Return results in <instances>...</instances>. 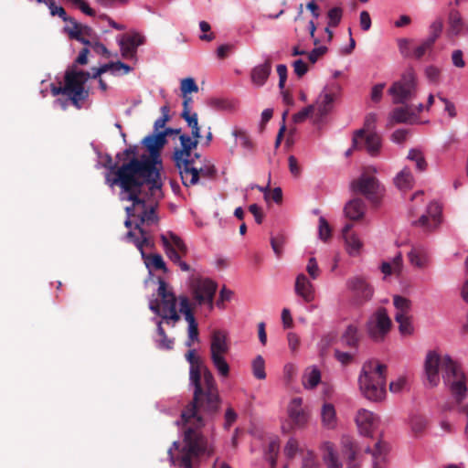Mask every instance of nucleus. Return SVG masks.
Segmentation results:
<instances>
[{"label":"nucleus","mask_w":468,"mask_h":468,"mask_svg":"<svg viewBox=\"0 0 468 468\" xmlns=\"http://www.w3.org/2000/svg\"><path fill=\"white\" fill-rule=\"evenodd\" d=\"M181 118L184 119L188 127L191 128V134L192 137H190L191 141H197V145L198 144L200 135V127L198 125V120H197V113L194 112H181Z\"/></svg>","instance_id":"nucleus-34"},{"label":"nucleus","mask_w":468,"mask_h":468,"mask_svg":"<svg viewBox=\"0 0 468 468\" xmlns=\"http://www.w3.org/2000/svg\"><path fill=\"white\" fill-rule=\"evenodd\" d=\"M390 117L396 123H408L416 119V114L409 106H405L394 109Z\"/></svg>","instance_id":"nucleus-31"},{"label":"nucleus","mask_w":468,"mask_h":468,"mask_svg":"<svg viewBox=\"0 0 468 468\" xmlns=\"http://www.w3.org/2000/svg\"><path fill=\"white\" fill-rule=\"evenodd\" d=\"M438 99L443 104V111L448 114V116L450 118L456 117L457 112L454 103L440 94L438 95Z\"/></svg>","instance_id":"nucleus-61"},{"label":"nucleus","mask_w":468,"mask_h":468,"mask_svg":"<svg viewBox=\"0 0 468 468\" xmlns=\"http://www.w3.org/2000/svg\"><path fill=\"white\" fill-rule=\"evenodd\" d=\"M395 321L399 324V331L402 335H410L414 332V326L410 315L394 314Z\"/></svg>","instance_id":"nucleus-41"},{"label":"nucleus","mask_w":468,"mask_h":468,"mask_svg":"<svg viewBox=\"0 0 468 468\" xmlns=\"http://www.w3.org/2000/svg\"><path fill=\"white\" fill-rule=\"evenodd\" d=\"M357 354V350L352 351H340L338 349L335 350V356L342 365H348L352 363Z\"/></svg>","instance_id":"nucleus-50"},{"label":"nucleus","mask_w":468,"mask_h":468,"mask_svg":"<svg viewBox=\"0 0 468 468\" xmlns=\"http://www.w3.org/2000/svg\"><path fill=\"white\" fill-rule=\"evenodd\" d=\"M319 237L323 240H327L331 237V229L328 222L324 217L319 218Z\"/></svg>","instance_id":"nucleus-60"},{"label":"nucleus","mask_w":468,"mask_h":468,"mask_svg":"<svg viewBox=\"0 0 468 468\" xmlns=\"http://www.w3.org/2000/svg\"><path fill=\"white\" fill-rule=\"evenodd\" d=\"M197 149V141H191L190 136L182 134L180 136V147L175 148L173 161L179 170L182 184L189 187L198 183L200 177L211 178L216 175V168L213 165H197V160L200 154L193 153Z\"/></svg>","instance_id":"nucleus-4"},{"label":"nucleus","mask_w":468,"mask_h":468,"mask_svg":"<svg viewBox=\"0 0 468 468\" xmlns=\"http://www.w3.org/2000/svg\"><path fill=\"white\" fill-rule=\"evenodd\" d=\"M393 304L396 309L395 314H402L403 316L410 315V313L411 311L412 303L410 299L404 296L395 295L393 297Z\"/></svg>","instance_id":"nucleus-40"},{"label":"nucleus","mask_w":468,"mask_h":468,"mask_svg":"<svg viewBox=\"0 0 468 468\" xmlns=\"http://www.w3.org/2000/svg\"><path fill=\"white\" fill-rule=\"evenodd\" d=\"M343 10L341 7H333L327 13L328 26L335 27L341 22Z\"/></svg>","instance_id":"nucleus-53"},{"label":"nucleus","mask_w":468,"mask_h":468,"mask_svg":"<svg viewBox=\"0 0 468 468\" xmlns=\"http://www.w3.org/2000/svg\"><path fill=\"white\" fill-rule=\"evenodd\" d=\"M322 424L328 430L336 427L337 419L335 407L331 403H324L321 410Z\"/></svg>","instance_id":"nucleus-28"},{"label":"nucleus","mask_w":468,"mask_h":468,"mask_svg":"<svg viewBox=\"0 0 468 468\" xmlns=\"http://www.w3.org/2000/svg\"><path fill=\"white\" fill-rule=\"evenodd\" d=\"M252 374L257 379H265V361L261 356H257L252 361Z\"/></svg>","instance_id":"nucleus-48"},{"label":"nucleus","mask_w":468,"mask_h":468,"mask_svg":"<svg viewBox=\"0 0 468 468\" xmlns=\"http://www.w3.org/2000/svg\"><path fill=\"white\" fill-rule=\"evenodd\" d=\"M306 271L312 279H316L320 274V269L318 267L316 259L311 257L308 261Z\"/></svg>","instance_id":"nucleus-63"},{"label":"nucleus","mask_w":468,"mask_h":468,"mask_svg":"<svg viewBox=\"0 0 468 468\" xmlns=\"http://www.w3.org/2000/svg\"><path fill=\"white\" fill-rule=\"evenodd\" d=\"M364 144L367 152L371 156H377L381 148V138L374 131H366L359 129L355 132L353 136V147L358 148Z\"/></svg>","instance_id":"nucleus-16"},{"label":"nucleus","mask_w":468,"mask_h":468,"mask_svg":"<svg viewBox=\"0 0 468 468\" xmlns=\"http://www.w3.org/2000/svg\"><path fill=\"white\" fill-rule=\"evenodd\" d=\"M162 324L163 322L161 320L156 322V330L158 335L160 336V339L156 341L157 347L160 349L171 350L174 346V339L167 336Z\"/></svg>","instance_id":"nucleus-42"},{"label":"nucleus","mask_w":468,"mask_h":468,"mask_svg":"<svg viewBox=\"0 0 468 468\" xmlns=\"http://www.w3.org/2000/svg\"><path fill=\"white\" fill-rule=\"evenodd\" d=\"M334 102V96L329 93H324L319 96L317 101V111L321 116L327 114L331 109Z\"/></svg>","instance_id":"nucleus-45"},{"label":"nucleus","mask_w":468,"mask_h":468,"mask_svg":"<svg viewBox=\"0 0 468 468\" xmlns=\"http://www.w3.org/2000/svg\"><path fill=\"white\" fill-rule=\"evenodd\" d=\"M347 287L361 301H367L373 295V288L366 282L365 279L355 277L347 281Z\"/></svg>","instance_id":"nucleus-20"},{"label":"nucleus","mask_w":468,"mask_h":468,"mask_svg":"<svg viewBox=\"0 0 468 468\" xmlns=\"http://www.w3.org/2000/svg\"><path fill=\"white\" fill-rule=\"evenodd\" d=\"M355 422L360 435L371 436L378 425L379 419L374 412L366 409H359L356 413Z\"/></svg>","instance_id":"nucleus-18"},{"label":"nucleus","mask_w":468,"mask_h":468,"mask_svg":"<svg viewBox=\"0 0 468 468\" xmlns=\"http://www.w3.org/2000/svg\"><path fill=\"white\" fill-rule=\"evenodd\" d=\"M321 451L323 452L324 462H326L327 460L337 456L335 445L331 441L323 442V444L321 445Z\"/></svg>","instance_id":"nucleus-58"},{"label":"nucleus","mask_w":468,"mask_h":468,"mask_svg":"<svg viewBox=\"0 0 468 468\" xmlns=\"http://www.w3.org/2000/svg\"><path fill=\"white\" fill-rule=\"evenodd\" d=\"M190 289L193 299L199 306L207 304L209 309L213 308L214 297L218 284L208 278H193L190 282Z\"/></svg>","instance_id":"nucleus-12"},{"label":"nucleus","mask_w":468,"mask_h":468,"mask_svg":"<svg viewBox=\"0 0 468 468\" xmlns=\"http://www.w3.org/2000/svg\"><path fill=\"white\" fill-rule=\"evenodd\" d=\"M440 69L434 66H428L425 69V76L430 82L437 83L440 80Z\"/></svg>","instance_id":"nucleus-64"},{"label":"nucleus","mask_w":468,"mask_h":468,"mask_svg":"<svg viewBox=\"0 0 468 468\" xmlns=\"http://www.w3.org/2000/svg\"><path fill=\"white\" fill-rule=\"evenodd\" d=\"M434 43L431 40L426 38L418 47H416L412 52V57L416 59L421 58L427 51L431 50Z\"/></svg>","instance_id":"nucleus-51"},{"label":"nucleus","mask_w":468,"mask_h":468,"mask_svg":"<svg viewBox=\"0 0 468 468\" xmlns=\"http://www.w3.org/2000/svg\"><path fill=\"white\" fill-rule=\"evenodd\" d=\"M137 146L136 145H131L128 148H126L124 151L120 152L116 154V159L119 162H128L130 159L137 157Z\"/></svg>","instance_id":"nucleus-55"},{"label":"nucleus","mask_w":468,"mask_h":468,"mask_svg":"<svg viewBox=\"0 0 468 468\" xmlns=\"http://www.w3.org/2000/svg\"><path fill=\"white\" fill-rule=\"evenodd\" d=\"M321 451L323 452L324 462H326L327 460L337 456L335 445L331 441L323 442V444L321 445Z\"/></svg>","instance_id":"nucleus-57"},{"label":"nucleus","mask_w":468,"mask_h":468,"mask_svg":"<svg viewBox=\"0 0 468 468\" xmlns=\"http://www.w3.org/2000/svg\"><path fill=\"white\" fill-rule=\"evenodd\" d=\"M232 135L240 141V145L242 147H244L245 149H248V150H252L253 149V143L252 141L250 140V138L249 137L248 133H246V131L240 129V128H235L233 131H232Z\"/></svg>","instance_id":"nucleus-49"},{"label":"nucleus","mask_w":468,"mask_h":468,"mask_svg":"<svg viewBox=\"0 0 468 468\" xmlns=\"http://www.w3.org/2000/svg\"><path fill=\"white\" fill-rule=\"evenodd\" d=\"M294 291L303 301L309 303L314 299L315 292L310 280L304 274H299L294 282Z\"/></svg>","instance_id":"nucleus-21"},{"label":"nucleus","mask_w":468,"mask_h":468,"mask_svg":"<svg viewBox=\"0 0 468 468\" xmlns=\"http://www.w3.org/2000/svg\"><path fill=\"white\" fill-rule=\"evenodd\" d=\"M346 250L352 257H356L360 254L363 248V242L356 234L346 235L345 238Z\"/></svg>","instance_id":"nucleus-39"},{"label":"nucleus","mask_w":468,"mask_h":468,"mask_svg":"<svg viewBox=\"0 0 468 468\" xmlns=\"http://www.w3.org/2000/svg\"><path fill=\"white\" fill-rule=\"evenodd\" d=\"M189 381L194 387L193 399L182 411L181 420L184 425L193 424L196 428H201L204 421L198 410L214 414L219 409L218 386L212 372L202 359L190 365Z\"/></svg>","instance_id":"nucleus-1"},{"label":"nucleus","mask_w":468,"mask_h":468,"mask_svg":"<svg viewBox=\"0 0 468 468\" xmlns=\"http://www.w3.org/2000/svg\"><path fill=\"white\" fill-rule=\"evenodd\" d=\"M144 37L134 34H124L119 40L122 57L124 59H132L135 58L137 48L144 44Z\"/></svg>","instance_id":"nucleus-19"},{"label":"nucleus","mask_w":468,"mask_h":468,"mask_svg":"<svg viewBox=\"0 0 468 468\" xmlns=\"http://www.w3.org/2000/svg\"><path fill=\"white\" fill-rule=\"evenodd\" d=\"M394 104H405L413 100L418 92V78L412 67L406 68L398 80L388 90Z\"/></svg>","instance_id":"nucleus-7"},{"label":"nucleus","mask_w":468,"mask_h":468,"mask_svg":"<svg viewBox=\"0 0 468 468\" xmlns=\"http://www.w3.org/2000/svg\"><path fill=\"white\" fill-rule=\"evenodd\" d=\"M284 243L285 238L282 234H278L271 239V248L278 258L282 255Z\"/></svg>","instance_id":"nucleus-54"},{"label":"nucleus","mask_w":468,"mask_h":468,"mask_svg":"<svg viewBox=\"0 0 468 468\" xmlns=\"http://www.w3.org/2000/svg\"><path fill=\"white\" fill-rule=\"evenodd\" d=\"M403 262L401 253H398L392 260L391 262L384 261L380 266L381 271L385 276L395 274L399 276L402 272Z\"/></svg>","instance_id":"nucleus-30"},{"label":"nucleus","mask_w":468,"mask_h":468,"mask_svg":"<svg viewBox=\"0 0 468 468\" xmlns=\"http://www.w3.org/2000/svg\"><path fill=\"white\" fill-rule=\"evenodd\" d=\"M387 367L374 359L366 361L358 376V385L364 397L372 401H381L386 397Z\"/></svg>","instance_id":"nucleus-5"},{"label":"nucleus","mask_w":468,"mask_h":468,"mask_svg":"<svg viewBox=\"0 0 468 468\" xmlns=\"http://www.w3.org/2000/svg\"><path fill=\"white\" fill-rule=\"evenodd\" d=\"M90 78V72L77 70L75 67L67 69L65 72L64 80L68 97L77 108L80 107V101L86 100L89 96L84 85Z\"/></svg>","instance_id":"nucleus-9"},{"label":"nucleus","mask_w":468,"mask_h":468,"mask_svg":"<svg viewBox=\"0 0 468 468\" xmlns=\"http://www.w3.org/2000/svg\"><path fill=\"white\" fill-rule=\"evenodd\" d=\"M394 183L400 190L410 189L413 185V176L410 168L404 167L394 178Z\"/></svg>","instance_id":"nucleus-38"},{"label":"nucleus","mask_w":468,"mask_h":468,"mask_svg":"<svg viewBox=\"0 0 468 468\" xmlns=\"http://www.w3.org/2000/svg\"><path fill=\"white\" fill-rule=\"evenodd\" d=\"M135 229H138L141 235V239H134L133 243L140 250L142 257L144 258L145 252L144 248L147 247L152 249L154 248V243L150 234L143 227H141V224H135Z\"/></svg>","instance_id":"nucleus-29"},{"label":"nucleus","mask_w":468,"mask_h":468,"mask_svg":"<svg viewBox=\"0 0 468 468\" xmlns=\"http://www.w3.org/2000/svg\"><path fill=\"white\" fill-rule=\"evenodd\" d=\"M449 33L452 36H458L464 27L462 16L458 10H451L448 17Z\"/></svg>","instance_id":"nucleus-37"},{"label":"nucleus","mask_w":468,"mask_h":468,"mask_svg":"<svg viewBox=\"0 0 468 468\" xmlns=\"http://www.w3.org/2000/svg\"><path fill=\"white\" fill-rule=\"evenodd\" d=\"M344 212L349 219L358 220L365 215L366 205L362 199L354 198L346 204Z\"/></svg>","instance_id":"nucleus-25"},{"label":"nucleus","mask_w":468,"mask_h":468,"mask_svg":"<svg viewBox=\"0 0 468 468\" xmlns=\"http://www.w3.org/2000/svg\"><path fill=\"white\" fill-rule=\"evenodd\" d=\"M442 370L444 384L449 387L457 401H462L467 394L465 378L460 367L449 355L441 356L436 351H430L424 362L425 385L431 388L440 383V370Z\"/></svg>","instance_id":"nucleus-3"},{"label":"nucleus","mask_w":468,"mask_h":468,"mask_svg":"<svg viewBox=\"0 0 468 468\" xmlns=\"http://www.w3.org/2000/svg\"><path fill=\"white\" fill-rule=\"evenodd\" d=\"M230 346L227 332L215 329L210 335L209 353L210 360L218 375L222 378L229 376V365L225 356L229 352Z\"/></svg>","instance_id":"nucleus-8"},{"label":"nucleus","mask_w":468,"mask_h":468,"mask_svg":"<svg viewBox=\"0 0 468 468\" xmlns=\"http://www.w3.org/2000/svg\"><path fill=\"white\" fill-rule=\"evenodd\" d=\"M389 448L386 442L378 441L376 442V451L373 452V467L372 468H383L387 459V453Z\"/></svg>","instance_id":"nucleus-35"},{"label":"nucleus","mask_w":468,"mask_h":468,"mask_svg":"<svg viewBox=\"0 0 468 468\" xmlns=\"http://www.w3.org/2000/svg\"><path fill=\"white\" fill-rule=\"evenodd\" d=\"M143 144L145 146V148L149 151L150 156L149 157H144L142 159H139V161H152L154 171L155 174H153L152 176L148 177H144L143 179V182L144 185L148 186V193L151 197L154 199H159L162 197V183H161V176L160 171L157 168V164H160L161 162L158 159L159 152L164 147V145L166 143V139L165 138V134L161 133L160 132L150 134L144 138Z\"/></svg>","instance_id":"nucleus-6"},{"label":"nucleus","mask_w":468,"mask_h":468,"mask_svg":"<svg viewBox=\"0 0 468 468\" xmlns=\"http://www.w3.org/2000/svg\"><path fill=\"white\" fill-rule=\"evenodd\" d=\"M69 23L65 27V31L69 34L71 39H76L85 45H90V42L81 36V25L77 22L76 19L69 16V19L66 21Z\"/></svg>","instance_id":"nucleus-33"},{"label":"nucleus","mask_w":468,"mask_h":468,"mask_svg":"<svg viewBox=\"0 0 468 468\" xmlns=\"http://www.w3.org/2000/svg\"><path fill=\"white\" fill-rule=\"evenodd\" d=\"M442 28V20L441 18L434 20L430 26V35L427 38L431 40V42L435 43L437 38L441 36Z\"/></svg>","instance_id":"nucleus-52"},{"label":"nucleus","mask_w":468,"mask_h":468,"mask_svg":"<svg viewBox=\"0 0 468 468\" xmlns=\"http://www.w3.org/2000/svg\"><path fill=\"white\" fill-rule=\"evenodd\" d=\"M426 420L423 417L420 416H414L410 419V426L411 430L415 433H420L424 431L426 428Z\"/></svg>","instance_id":"nucleus-62"},{"label":"nucleus","mask_w":468,"mask_h":468,"mask_svg":"<svg viewBox=\"0 0 468 468\" xmlns=\"http://www.w3.org/2000/svg\"><path fill=\"white\" fill-rule=\"evenodd\" d=\"M138 218L139 222L137 224H141V227L144 223L151 225L158 221V218L155 214V208L154 207L147 208L145 206L144 208H142V212L138 215Z\"/></svg>","instance_id":"nucleus-46"},{"label":"nucleus","mask_w":468,"mask_h":468,"mask_svg":"<svg viewBox=\"0 0 468 468\" xmlns=\"http://www.w3.org/2000/svg\"><path fill=\"white\" fill-rule=\"evenodd\" d=\"M144 259L145 260V263L148 268L162 270L164 272L167 271V268L165 266L164 259L160 254H145V257Z\"/></svg>","instance_id":"nucleus-47"},{"label":"nucleus","mask_w":468,"mask_h":468,"mask_svg":"<svg viewBox=\"0 0 468 468\" xmlns=\"http://www.w3.org/2000/svg\"><path fill=\"white\" fill-rule=\"evenodd\" d=\"M296 459L301 460V468H319L313 452L305 450L294 442V460Z\"/></svg>","instance_id":"nucleus-27"},{"label":"nucleus","mask_w":468,"mask_h":468,"mask_svg":"<svg viewBox=\"0 0 468 468\" xmlns=\"http://www.w3.org/2000/svg\"><path fill=\"white\" fill-rule=\"evenodd\" d=\"M180 89L182 94H188L191 92L198 91V87L193 78H186L182 80Z\"/></svg>","instance_id":"nucleus-56"},{"label":"nucleus","mask_w":468,"mask_h":468,"mask_svg":"<svg viewBox=\"0 0 468 468\" xmlns=\"http://www.w3.org/2000/svg\"><path fill=\"white\" fill-rule=\"evenodd\" d=\"M342 453L347 457L348 463L346 468H358L355 463L356 459L357 446L355 441L348 435H343L341 438Z\"/></svg>","instance_id":"nucleus-23"},{"label":"nucleus","mask_w":468,"mask_h":468,"mask_svg":"<svg viewBox=\"0 0 468 468\" xmlns=\"http://www.w3.org/2000/svg\"><path fill=\"white\" fill-rule=\"evenodd\" d=\"M277 73L279 75V88L282 91L283 101L287 104L292 103L291 95L288 90H284L285 82L287 80V67L283 64L277 66Z\"/></svg>","instance_id":"nucleus-43"},{"label":"nucleus","mask_w":468,"mask_h":468,"mask_svg":"<svg viewBox=\"0 0 468 468\" xmlns=\"http://www.w3.org/2000/svg\"><path fill=\"white\" fill-rule=\"evenodd\" d=\"M411 40L406 37L399 38L397 40L399 50L403 58H410L412 53L410 51Z\"/></svg>","instance_id":"nucleus-59"},{"label":"nucleus","mask_w":468,"mask_h":468,"mask_svg":"<svg viewBox=\"0 0 468 468\" xmlns=\"http://www.w3.org/2000/svg\"><path fill=\"white\" fill-rule=\"evenodd\" d=\"M360 342V334L355 324H349L342 333L339 343L343 347H348L353 350H358Z\"/></svg>","instance_id":"nucleus-22"},{"label":"nucleus","mask_w":468,"mask_h":468,"mask_svg":"<svg viewBox=\"0 0 468 468\" xmlns=\"http://www.w3.org/2000/svg\"><path fill=\"white\" fill-rule=\"evenodd\" d=\"M303 399L294 398V427H303L310 419V411L308 409L301 408Z\"/></svg>","instance_id":"nucleus-32"},{"label":"nucleus","mask_w":468,"mask_h":468,"mask_svg":"<svg viewBox=\"0 0 468 468\" xmlns=\"http://www.w3.org/2000/svg\"><path fill=\"white\" fill-rule=\"evenodd\" d=\"M321 381V372L316 367L306 368L303 375L302 382L305 388H314Z\"/></svg>","instance_id":"nucleus-36"},{"label":"nucleus","mask_w":468,"mask_h":468,"mask_svg":"<svg viewBox=\"0 0 468 468\" xmlns=\"http://www.w3.org/2000/svg\"><path fill=\"white\" fill-rule=\"evenodd\" d=\"M408 159L415 163L416 170L423 172L427 168V162L423 153L419 149H410L408 154Z\"/></svg>","instance_id":"nucleus-44"},{"label":"nucleus","mask_w":468,"mask_h":468,"mask_svg":"<svg viewBox=\"0 0 468 468\" xmlns=\"http://www.w3.org/2000/svg\"><path fill=\"white\" fill-rule=\"evenodd\" d=\"M102 165L109 170L105 175L106 184L110 186H119L122 192L128 195L127 199L133 201L134 204L141 202L139 194L143 192L142 188L144 186L143 179L155 174L152 161H139L137 157L118 165L111 154H106Z\"/></svg>","instance_id":"nucleus-2"},{"label":"nucleus","mask_w":468,"mask_h":468,"mask_svg":"<svg viewBox=\"0 0 468 468\" xmlns=\"http://www.w3.org/2000/svg\"><path fill=\"white\" fill-rule=\"evenodd\" d=\"M441 207L438 202H431L426 212L422 214L418 220L412 222L416 227L424 230L431 231L435 229L441 224Z\"/></svg>","instance_id":"nucleus-17"},{"label":"nucleus","mask_w":468,"mask_h":468,"mask_svg":"<svg viewBox=\"0 0 468 468\" xmlns=\"http://www.w3.org/2000/svg\"><path fill=\"white\" fill-rule=\"evenodd\" d=\"M391 327V320L385 308H379L367 324L368 335L376 342L382 341Z\"/></svg>","instance_id":"nucleus-15"},{"label":"nucleus","mask_w":468,"mask_h":468,"mask_svg":"<svg viewBox=\"0 0 468 468\" xmlns=\"http://www.w3.org/2000/svg\"><path fill=\"white\" fill-rule=\"evenodd\" d=\"M185 445L180 451V456L177 458L178 463L184 468H192V458L198 456L203 451V440L197 430L193 424L184 425Z\"/></svg>","instance_id":"nucleus-10"},{"label":"nucleus","mask_w":468,"mask_h":468,"mask_svg":"<svg viewBox=\"0 0 468 468\" xmlns=\"http://www.w3.org/2000/svg\"><path fill=\"white\" fill-rule=\"evenodd\" d=\"M161 241L166 256L177 264L181 271H189L191 270L190 265L181 261V258L187 253V247L185 242L173 232L161 235Z\"/></svg>","instance_id":"nucleus-11"},{"label":"nucleus","mask_w":468,"mask_h":468,"mask_svg":"<svg viewBox=\"0 0 468 468\" xmlns=\"http://www.w3.org/2000/svg\"><path fill=\"white\" fill-rule=\"evenodd\" d=\"M149 308L155 314L160 316L167 324L173 322L174 326L176 323L180 320V315L176 311V297L170 295L168 298L154 299L150 301Z\"/></svg>","instance_id":"nucleus-14"},{"label":"nucleus","mask_w":468,"mask_h":468,"mask_svg":"<svg viewBox=\"0 0 468 468\" xmlns=\"http://www.w3.org/2000/svg\"><path fill=\"white\" fill-rule=\"evenodd\" d=\"M408 258L410 264L419 269L428 267L430 263V255L428 251L421 247H414L408 252Z\"/></svg>","instance_id":"nucleus-24"},{"label":"nucleus","mask_w":468,"mask_h":468,"mask_svg":"<svg viewBox=\"0 0 468 468\" xmlns=\"http://www.w3.org/2000/svg\"><path fill=\"white\" fill-rule=\"evenodd\" d=\"M271 71V59H267L263 64L256 66L251 70V80L257 86H262L268 80Z\"/></svg>","instance_id":"nucleus-26"},{"label":"nucleus","mask_w":468,"mask_h":468,"mask_svg":"<svg viewBox=\"0 0 468 468\" xmlns=\"http://www.w3.org/2000/svg\"><path fill=\"white\" fill-rule=\"evenodd\" d=\"M351 189L366 197L372 203H378L383 195L384 188L376 176L362 174L357 179L352 181Z\"/></svg>","instance_id":"nucleus-13"}]
</instances>
